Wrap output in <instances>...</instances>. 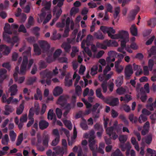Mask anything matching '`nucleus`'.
I'll return each mask as SVG.
<instances>
[{
    "label": "nucleus",
    "instance_id": "obj_15",
    "mask_svg": "<svg viewBox=\"0 0 156 156\" xmlns=\"http://www.w3.org/2000/svg\"><path fill=\"white\" fill-rule=\"evenodd\" d=\"M39 128L42 130L46 129L49 126L48 123L44 120H41L39 122Z\"/></svg>",
    "mask_w": 156,
    "mask_h": 156
},
{
    "label": "nucleus",
    "instance_id": "obj_40",
    "mask_svg": "<svg viewBox=\"0 0 156 156\" xmlns=\"http://www.w3.org/2000/svg\"><path fill=\"white\" fill-rule=\"evenodd\" d=\"M119 118L123 122L125 125L126 126H129V122L124 115L122 114L120 115L119 116Z\"/></svg>",
    "mask_w": 156,
    "mask_h": 156
},
{
    "label": "nucleus",
    "instance_id": "obj_41",
    "mask_svg": "<svg viewBox=\"0 0 156 156\" xmlns=\"http://www.w3.org/2000/svg\"><path fill=\"white\" fill-rule=\"evenodd\" d=\"M37 78L35 76L33 77H30L28 80L27 82V83L28 85H31L33 84V83L35 82Z\"/></svg>",
    "mask_w": 156,
    "mask_h": 156
},
{
    "label": "nucleus",
    "instance_id": "obj_37",
    "mask_svg": "<svg viewBox=\"0 0 156 156\" xmlns=\"http://www.w3.org/2000/svg\"><path fill=\"white\" fill-rule=\"evenodd\" d=\"M23 134L22 133L18 136L16 144V146H19L21 144L23 140Z\"/></svg>",
    "mask_w": 156,
    "mask_h": 156
},
{
    "label": "nucleus",
    "instance_id": "obj_59",
    "mask_svg": "<svg viewBox=\"0 0 156 156\" xmlns=\"http://www.w3.org/2000/svg\"><path fill=\"white\" fill-rule=\"evenodd\" d=\"M60 140V137H55V138L52 142L51 145L52 146H56Z\"/></svg>",
    "mask_w": 156,
    "mask_h": 156
},
{
    "label": "nucleus",
    "instance_id": "obj_27",
    "mask_svg": "<svg viewBox=\"0 0 156 156\" xmlns=\"http://www.w3.org/2000/svg\"><path fill=\"white\" fill-rule=\"evenodd\" d=\"M130 31L131 34L134 36H136L137 35V29L135 25H132L130 28Z\"/></svg>",
    "mask_w": 156,
    "mask_h": 156
},
{
    "label": "nucleus",
    "instance_id": "obj_42",
    "mask_svg": "<svg viewBox=\"0 0 156 156\" xmlns=\"http://www.w3.org/2000/svg\"><path fill=\"white\" fill-rule=\"evenodd\" d=\"M127 139V136L126 135H122L119 136V140L121 144H124Z\"/></svg>",
    "mask_w": 156,
    "mask_h": 156
},
{
    "label": "nucleus",
    "instance_id": "obj_16",
    "mask_svg": "<svg viewBox=\"0 0 156 156\" xmlns=\"http://www.w3.org/2000/svg\"><path fill=\"white\" fill-rule=\"evenodd\" d=\"M63 90L62 88L59 86L56 87L53 91V94L55 96H57L62 94L63 92Z\"/></svg>",
    "mask_w": 156,
    "mask_h": 156
},
{
    "label": "nucleus",
    "instance_id": "obj_13",
    "mask_svg": "<svg viewBox=\"0 0 156 156\" xmlns=\"http://www.w3.org/2000/svg\"><path fill=\"white\" fill-rule=\"evenodd\" d=\"M7 71L4 69H0V83H2L4 80L6 78L7 76L6 74Z\"/></svg>",
    "mask_w": 156,
    "mask_h": 156
},
{
    "label": "nucleus",
    "instance_id": "obj_9",
    "mask_svg": "<svg viewBox=\"0 0 156 156\" xmlns=\"http://www.w3.org/2000/svg\"><path fill=\"white\" fill-rule=\"evenodd\" d=\"M124 73L126 78L129 79L133 73V67L131 65H129L126 66Z\"/></svg>",
    "mask_w": 156,
    "mask_h": 156
},
{
    "label": "nucleus",
    "instance_id": "obj_2",
    "mask_svg": "<svg viewBox=\"0 0 156 156\" xmlns=\"http://www.w3.org/2000/svg\"><path fill=\"white\" fill-rule=\"evenodd\" d=\"M30 55V51L29 50L26 51L23 53V61L21 66L19 74L24 75L25 73L27 66L28 64V57Z\"/></svg>",
    "mask_w": 156,
    "mask_h": 156
},
{
    "label": "nucleus",
    "instance_id": "obj_50",
    "mask_svg": "<svg viewBox=\"0 0 156 156\" xmlns=\"http://www.w3.org/2000/svg\"><path fill=\"white\" fill-rule=\"evenodd\" d=\"M107 82L106 81H104L101 84V87L103 89V92L105 93L107 91Z\"/></svg>",
    "mask_w": 156,
    "mask_h": 156
},
{
    "label": "nucleus",
    "instance_id": "obj_12",
    "mask_svg": "<svg viewBox=\"0 0 156 156\" xmlns=\"http://www.w3.org/2000/svg\"><path fill=\"white\" fill-rule=\"evenodd\" d=\"M11 49L5 45L2 44L0 46V51H3L2 53L4 55H7L10 52Z\"/></svg>",
    "mask_w": 156,
    "mask_h": 156
},
{
    "label": "nucleus",
    "instance_id": "obj_8",
    "mask_svg": "<svg viewBox=\"0 0 156 156\" xmlns=\"http://www.w3.org/2000/svg\"><path fill=\"white\" fill-rule=\"evenodd\" d=\"M123 30H120L119 31L118 34L115 35H112V34H114L115 31V30L113 29L112 27H109L108 29V34L109 37H111V38L112 39H116L118 37H120L121 34L123 32Z\"/></svg>",
    "mask_w": 156,
    "mask_h": 156
},
{
    "label": "nucleus",
    "instance_id": "obj_58",
    "mask_svg": "<svg viewBox=\"0 0 156 156\" xmlns=\"http://www.w3.org/2000/svg\"><path fill=\"white\" fill-rule=\"evenodd\" d=\"M96 45L97 47L102 49H106L107 48V46L106 44L104 43V41L103 43H97Z\"/></svg>",
    "mask_w": 156,
    "mask_h": 156
},
{
    "label": "nucleus",
    "instance_id": "obj_28",
    "mask_svg": "<svg viewBox=\"0 0 156 156\" xmlns=\"http://www.w3.org/2000/svg\"><path fill=\"white\" fill-rule=\"evenodd\" d=\"M34 51L36 54L39 55L41 54V49L39 47L37 44H33Z\"/></svg>",
    "mask_w": 156,
    "mask_h": 156
},
{
    "label": "nucleus",
    "instance_id": "obj_26",
    "mask_svg": "<svg viewBox=\"0 0 156 156\" xmlns=\"http://www.w3.org/2000/svg\"><path fill=\"white\" fill-rule=\"evenodd\" d=\"M128 118L130 121L132 123H136L138 121V118L136 116H134L133 113H131L129 115Z\"/></svg>",
    "mask_w": 156,
    "mask_h": 156
},
{
    "label": "nucleus",
    "instance_id": "obj_45",
    "mask_svg": "<svg viewBox=\"0 0 156 156\" xmlns=\"http://www.w3.org/2000/svg\"><path fill=\"white\" fill-rule=\"evenodd\" d=\"M39 69L40 70L41 69H44L47 67V65L44 61L40 60L38 63Z\"/></svg>",
    "mask_w": 156,
    "mask_h": 156
},
{
    "label": "nucleus",
    "instance_id": "obj_62",
    "mask_svg": "<svg viewBox=\"0 0 156 156\" xmlns=\"http://www.w3.org/2000/svg\"><path fill=\"white\" fill-rule=\"evenodd\" d=\"M106 10H107V11H108L111 13L112 12L113 7L110 4L107 3L106 4Z\"/></svg>",
    "mask_w": 156,
    "mask_h": 156
},
{
    "label": "nucleus",
    "instance_id": "obj_25",
    "mask_svg": "<svg viewBox=\"0 0 156 156\" xmlns=\"http://www.w3.org/2000/svg\"><path fill=\"white\" fill-rule=\"evenodd\" d=\"M9 141V139L8 134H5L4 137L2 138V143L4 145H8Z\"/></svg>",
    "mask_w": 156,
    "mask_h": 156
},
{
    "label": "nucleus",
    "instance_id": "obj_49",
    "mask_svg": "<svg viewBox=\"0 0 156 156\" xmlns=\"http://www.w3.org/2000/svg\"><path fill=\"white\" fill-rule=\"evenodd\" d=\"M54 115L55 114L53 113V110L51 109H50L48 113V119L49 120H52Z\"/></svg>",
    "mask_w": 156,
    "mask_h": 156
},
{
    "label": "nucleus",
    "instance_id": "obj_17",
    "mask_svg": "<svg viewBox=\"0 0 156 156\" xmlns=\"http://www.w3.org/2000/svg\"><path fill=\"white\" fill-rule=\"evenodd\" d=\"M5 112L4 114L5 115H9L10 113L12 112L14 110L12 106L9 105H5Z\"/></svg>",
    "mask_w": 156,
    "mask_h": 156
},
{
    "label": "nucleus",
    "instance_id": "obj_32",
    "mask_svg": "<svg viewBox=\"0 0 156 156\" xmlns=\"http://www.w3.org/2000/svg\"><path fill=\"white\" fill-rule=\"evenodd\" d=\"M34 23V19L33 17L30 16L28 18V23L26 27L27 28H29L31 26L33 25Z\"/></svg>",
    "mask_w": 156,
    "mask_h": 156
},
{
    "label": "nucleus",
    "instance_id": "obj_63",
    "mask_svg": "<svg viewBox=\"0 0 156 156\" xmlns=\"http://www.w3.org/2000/svg\"><path fill=\"white\" fill-rule=\"evenodd\" d=\"M62 52V50L60 49H58L56 50L54 53V56L55 57L59 56Z\"/></svg>",
    "mask_w": 156,
    "mask_h": 156
},
{
    "label": "nucleus",
    "instance_id": "obj_4",
    "mask_svg": "<svg viewBox=\"0 0 156 156\" xmlns=\"http://www.w3.org/2000/svg\"><path fill=\"white\" fill-rule=\"evenodd\" d=\"M57 104L60 105L62 107H64L65 110L70 111L72 107L71 104L67 103L66 98L62 95H61L58 98Z\"/></svg>",
    "mask_w": 156,
    "mask_h": 156
},
{
    "label": "nucleus",
    "instance_id": "obj_14",
    "mask_svg": "<svg viewBox=\"0 0 156 156\" xmlns=\"http://www.w3.org/2000/svg\"><path fill=\"white\" fill-rule=\"evenodd\" d=\"M140 10V8L139 6H137L135 9H133L131 10L130 12V14L129 17L132 20H134L136 15Z\"/></svg>",
    "mask_w": 156,
    "mask_h": 156
},
{
    "label": "nucleus",
    "instance_id": "obj_39",
    "mask_svg": "<svg viewBox=\"0 0 156 156\" xmlns=\"http://www.w3.org/2000/svg\"><path fill=\"white\" fill-rule=\"evenodd\" d=\"M123 82V79L122 77H119L115 80V84L117 87L121 86Z\"/></svg>",
    "mask_w": 156,
    "mask_h": 156
},
{
    "label": "nucleus",
    "instance_id": "obj_21",
    "mask_svg": "<svg viewBox=\"0 0 156 156\" xmlns=\"http://www.w3.org/2000/svg\"><path fill=\"white\" fill-rule=\"evenodd\" d=\"M49 137L48 135H44L42 139V144L45 147H47L48 146Z\"/></svg>",
    "mask_w": 156,
    "mask_h": 156
},
{
    "label": "nucleus",
    "instance_id": "obj_23",
    "mask_svg": "<svg viewBox=\"0 0 156 156\" xmlns=\"http://www.w3.org/2000/svg\"><path fill=\"white\" fill-rule=\"evenodd\" d=\"M94 36L95 38L101 40H103L105 37L102 33L99 31L95 32Z\"/></svg>",
    "mask_w": 156,
    "mask_h": 156
},
{
    "label": "nucleus",
    "instance_id": "obj_46",
    "mask_svg": "<svg viewBox=\"0 0 156 156\" xmlns=\"http://www.w3.org/2000/svg\"><path fill=\"white\" fill-rule=\"evenodd\" d=\"M9 149V147L8 146H5L2 148V150L4 151L0 150V156H3L7 154L6 152Z\"/></svg>",
    "mask_w": 156,
    "mask_h": 156
},
{
    "label": "nucleus",
    "instance_id": "obj_57",
    "mask_svg": "<svg viewBox=\"0 0 156 156\" xmlns=\"http://www.w3.org/2000/svg\"><path fill=\"white\" fill-rule=\"evenodd\" d=\"M154 64L153 60L152 59H149L148 62V66L150 71H151L152 70Z\"/></svg>",
    "mask_w": 156,
    "mask_h": 156
},
{
    "label": "nucleus",
    "instance_id": "obj_61",
    "mask_svg": "<svg viewBox=\"0 0 156 156\" xmlns=\"http://www.w3.org/2000/svg\"><path fill=\"white\" fill-rule=\"evenodd\" d=\"M18 32H23V33H26L27 32L26 29L23 24L21 25L18 29Z\"/></svg>",
    "mask_w": 156,
    "mask_h": 156
},
{
    "label": "nucleus",
    "instance_id": "obj_47",
    "mask_svg": "<svg viewBox=\"0 0 156 156\" xmlns=\"http://www.w3.org/2000/svg\"><path fill=\"white\" fill-rule=\"evenodd\" d=\"M115 53V51H111L108 53V55L109 56L106 59V61L108 63H110L111 62L112 56Z\"/></svg>",
    "mask_w": 156,
    "mask_h": 156
},
{
    "label": "nucleus",
    "instance_id": "obj_24",
    "mask_svg": "<svg viewBox=\"0 0 156 156\" xmlns=\"http://www.w3.org/2000/svg\"><path fill=\"white\" fill-rule=\"evenodd\" d=\"M24 101H23L22 103L20 105L19 108H17L16 113L18 115L21 114L23 112L24 109Z\"/></svg>",
    "mask_w": 156,
    "mask_h": 156
},
{
    "label": "nucleus",
    "instance_id": "obj_10",
    "mask_svg": "<svg viewBox=\"0 0 156 156\" xmlns=\"http://www.w3.org/2000/svg\"><path fill=\"white\" fill-rule=\"evenodd\" d=\"M41 77L42 79L52 78V73L51 71L46 69L40 73Z\"/></svg>",
    "mask_w": 156,
    "mask_h": 156
},
{
    "label": "nucleus",
    "instance_id": "obj_48",
    "mask_svg": "<svg viewBox=\"0 0 156 156\" xmlns=\"http://www.w3.org/2000/svg\"><path fill=\"white\" fill-rule=\"evenodd\" d=\"M9 135L11 140L12 141H14L16 138V133L14 132V131H11L10 132Z\"/></svg>",
    "mask_w": 156,
    "mask_h": 156
},
{
    "label": "nucleus",
    "instance_id": "obj_31",
    "mask_svg": "<svg viewBox=\"0 0 156 156\" xmlns=\"http://www.w3.org/2000/svg\"><path fill=\"white\" fill-rule=\"evenodd\" d=\"M147 24L151 27H154L156 25V18L151 19L147 22Z\"/></svg>",
    "mask_w": 156,
    "mask_h": 156
},
{
    "label": "nucleus",
    "instance_id": "obj_51",
    "mask_svg": "<svg viewBox=\"0 0 156 156\" xmlns=\"http://www.w3.org/2000/svg\"><path fill=\"white\" fill-rule=\"evenodd\" d=\"M112 156H123V154L120 150L119 149H117L115 151L112 153L111 155Z\"/></svg>",
    "mask_w": 156,
    "mask_h": 156
},
{
    "label": "nucleus",
    "instance_id": "obj_33",
    "mask_svg": "<svg viewBox=\"0 0 156 156\" xmlns=\"http://www.w3.org/2000/svg\"><path fill=\"white\" fill-rule=\"evenodd\" d=\"M152 140V138L151 135L149 134L145 137L144 141L146 144L149 145L151 143Z\"/></svg>",
    "mask_w": 156,
    "mask_h": 156
},
{
    "label": "nucleus",
    "instance_id": "obj_22",
    "mask_svg": "<svg viewBox=\"0 0 156 156\" xmlns=\"http://www.w3.org/2000/svg\"><path fill=\"white\" fill-rule=\"evenodd\" d=\"M110 101L109 105L112 106H117L119 103V99L118 98H113L112 97Z\"/></svg>",
    "mask_w": 156,
    "mask_h": 156
},
{
    "label": "nucleus",
    "instance_id": "obj_55",
    "mask_svg": "<svg viewBox=\"0 0 156 156\" xmlns=\"http://www.w3.org/2000/svg\"><path fill=\"white\" fill-rule=\"evenodd\" d=\"M120 147L121 148V150L122 151H125V150L128 148H130L129 145L128 144H121L120 145Z\"/></svg>",
    "mask_w": 156,
    "mask_h": 156
},
{
    "label": "nucleus",
    "instance_id": "obj_7",
    "mask_svg": "<svg viewBox=\"0 0 156 156\" xmlns=\"http://www.w3.org/2000/svg\"><path fill=\"white\" fill-rule=\"evenodd\" d=\"M120 125H118L117 123L115 122L113 126L107 128L106 129V133L109 136H110L112 135V138L113 140H115L118 137V136L115 132H114V130L116 126H119Z\"/></svg>",
    "mask_w": 156,
    "mask_h": 156
},
{
    "label": "nucleus",
    "instance_id": "obj_36",
    "mask_svg": "<svg viewBox=\"0 0 156 156\" xmlns=\"http://www.w3.org/2000/svg\"><path fill=\"white\" fill-rule=\"evenodd\" d=\"M63 122L65 126L69 129H72V124L70 121L67 120H63Z\"/></svg>",
    "mask_w": 156,
    "mask_h": 156
},
{
    "label": "nucleus",
    "instance_id": "obj_18",
    "mask_svg": "<svg viewBox=\"0 0 156 156\" xmlns=\"http://www.w3.org/2000/svg\"><path fill=\"white\" fill-rule=\"evenodd\" d=\"M11 92L10 95H14L16 94L17 91V86L16 84H14L10 87L9 89Z\"/></svg>",
    "mask_w": 156,
    "mask_h": 156
},
{
    "label": "nucleus",
    "instance_id": "obj_3",
    "mask_svg": "<svg viewBox=\"0 0 156 156\" xmlns=\"http://www.w3.org/2000/svg\"><path fill=\"white\" fill-rule=\"evenodd\" d=\"M94 131L91 132L89 139V147L90 149L92 151L93 156H97V145H95V140L94 136Z\"/></svg>",
    "mask_w": 156,
    "mask_h": 156
},
{
    "label": "nucleus",
    "instance_id": "obj_20",
    "mask_svg": "<svg viewBox=\"0 0 156 156\" xmlns=\"http://www.w3.org/2000/svg\"><path fill=\"white\" fill-rule=\"evenodd\" d=\"M36 94L34 95V98L35 100H37L39 99L40 101L42 100V96L41 90L39 88H37L36 90Z\"/></svg>",
    "mask_w": 156,
    "mask_h": 156
},
{
    "label": "nucleus",
    "instance_id": "obj_29",
    "mask_svg": "<svg viewBox=\"0 0 156 156\" xmlns=\"http://www.w3.org/2000/svg\"><path fill=\"white\" fill-rule=\"evenodd\" d=\"M83 122L80 123V126L82 129L84 130H87V129L88 127L87 124L86 120L84 118H82Z\"/></svg>",
    "mask_w": 156,
    "mask_h": 156
},
{
    "label": "nucleus",
    "instance_id": "obj_19",
    "mask_svg": "<svg viewBox=\"0 0 156 156\" xmlns=\"http://www.w3.org/2000/svg\"><path fill=\"white\" fill-rule=\"evenodd\" d=\"M62 48L64 49L65 52L66 53H69L71 50V46L70 44L66 42L63 43L62 45Z\"/></svg>",
    "mask_w": 156,
    "mask_h": 156
},
{
    "label": "nucleus",
    "instance_id": "obj_5",
    "mask_svg": "<svg viewBox=\"0 0 156 156\" xmlns=\"http://www.w3.org/2000/svg\"><path fill=\"white\" fill-rule=\"evenodd\" d=\"M38 44L43 52L49 56L52 54V51L50 50V45L47 41L44 40L39 41Z\"/></svg>",
    "mask_w": 156,
    "mask_h": 156
},
{
    "label": "nucleus",
    "instance_id": "obj_44",
    "mask_svg": "<svg viewBox=\"0 0 156 156\" xmlns=\"http://www.w3.org/2000/svg\"><path fill=\"white\" fill-rule=\"evenodd\" d=\"M75 87V93L76 95L79 96L82 93V89L81 87L78 85Z\"/></svg>",
    "mask_w": 156,
    "mask_h": 156
},
{
    "label": "nucleus",
    "instance_id": "obj_43",
    "mask_svg": "<svg viewBox=\"0 0 156 156\" xmlns=\"http://www.w3.org/2000/svg\"><path fill=\"white\" fill-rule=\"evenodd\" d=\"M98 69V66H94L91 68L90 74L94 76L97 73V70Z\"/></svg>",
    "mask_w": 156,
    "mask_h": 156
},
{
    "label": "nucleus",
    "instance_id": "obj_53",
    "mask_svg": "<svg viewBox=\"0 0 156 156\" xmlns=\"http://www.w3.org/2000/svg\"><path fill=\"white\" fill-rule=\"evenodd\" d=\"M126 92V89L122 87L118 88L116 90V92L119 95L124 94Z\"/></svg>",
    "mask_w": 156,
    "mask_h": 156
},
{
    "label": "nucleus",
    "instance_id": "obj_60",
    "mask_svg": "<svg viewBox=\"0 0 156 156\" xmlns=\"http://www.w3.org/2000/svg\"><path fill=\"white\" fill-rule=\"evenodd\" d=\"M120 12V8L119 7H117L115 9V14H114V17L116 19L118 16Z\"/></svg>",
    "mask_w": 156,
    "mask_h": 156
},
{
    "label": "nucleus",
    "instance_id": "obj_56",
    "mask_svg": "<svg viewBox=\"0 0 156 156\" xmlns=\"http://www.w3.org/2000/svg\"><path fill=\"white\" fill-rule=\"evenodd\" d=\"M55 111L58 118L59 119H60L62 115V110L60 108H56Z\"/></svg>",
    "mask_w": 156,
    "mask_h": 156
},
{
    "label": "nucleus",
    "instance_id": "obj_34",
    "mask_svg": "<svg viewBox=\"0 0 156 156\" xmlns=\"http://www.w3.org/2000/svg\"><path fill=\"white\" fill-rule=\"evenodd\" d=\"M146 108L151 111H153L154 108L156 107V102H154V103L148 104L146 105Z\"/></svg>",
    "mask_w": 156,
    "mask_h": 156
},
{
    "label": "nucleus",
    "instance_id": "obj_54",
    "mask_svg": "<svg viewBox=\"0 0 156 156\" xmlns=\"http://www.w3.org/2000/svg\"><path fill=\"white\" fill-rule=\"evenodd\" d=\"M34 115V109L33 108H30L28 114V118L30 119L33 118V117Z\"/></svg>",
    "mask_w": 156,
    "mask_h": 156
},
{
    "label": "nucleus",
    "instance_id": "obj_52",
    "mask_svg": "<svg viewBox=\"0 0 156 156\" xmlns=\"http://www.w3.org/2000/svg\"><path fill=\"white\" fill-rule=\"evenodd\" d=\"M147 118L146 116L143 114H141L140 115V116L139 117L138 120L139 122L140 123H141L142 122L141 120H142L143 122H145L147 120Z\"/></svg>",
    "mask_w": 156,
    "mask_h": 156
},
{
    "label": "nucleus",
    "instance_id": "obj_1",
    "mask_svg": "<svg viewBox=\"0 0 156 156\" xmlns=\"http://www.w3.org/2000/svg\"><path fill=\"white\" fill-rule=\"evenodd\" d=\"M11 27L8 23H6L4 27V30L5 33L3 34V39L8 43L11 44V46L12 47L16 43H17L19 41V38L18 36H14L12 38H10L8 34H11L12 32L10 30Z\"/></svg>",
    "mask_w": 156,
    "mask_h": 156
},
{
    "label": "nucleus",
    "instance_id": "obj_38",
    "mask_svg": "<svg viewBox=\"0 0 156 156\" xmlns=\"http://www.w3.org/2000/svg\"><path fill=\"white\" fill-rule=\"evenodd\" d=\"M96 95L97 97L102 100L105 99V98L102 95L101 93V89L100 88H98L96 90Z\"/></svg>",
    "mask_w": 156,
    "mask_h": 156
},
{
    "label": "nucleus",
    "instance_id": "obj_30",
    "mask_svg": "<svg viewBox=\"0 0 156 156\" xmlns=\"http://www.w3.org/2000/svg\"><path fill=\"white\" fill-rule=\"evenodd\" d=\"M65 86L68 87L71 86L72 85V80L71 79H69V77L66 76L65 77Z\"/></svg>",
    "mask_w": 156,
    "mask_h": 156
},
{
    "label": "nucleus",
    "instance_id": "obj_35",
    "mask_svg": "<svg viewBox=\"0 0 156 156\" xmlns=\"http://www.w3.org/2000/svg\"><path fill=\"white\" fill-rule=\"evenodd\" d=\"M156 55V47L153 46L150 50L148 57L150 58L152 55Z\"/></svg>",
    "mask_w": 156,
    "mask_h": 156
},
{
    "label": "nucleus",
    "instance_id": "obj_64",
    "mask_svg": "<svg viewBox=\"0 0 156 156\" xmlns=\"http://www.w3.org/2000/svg\"><path fill=\"white\" fill-rule=\"evenodd\" d=\"M147 151L148 153L151 154V156H153V155L156 153V151L149 148L147 149Z\"/></svg>",
    "mask_w": 156,
    "mask_h": 156
},
{
    "label": "nucleus",
    "instance_id": "obj_6",
    "mask_svg": "<svg viewBox=\"0 0 156 156\" xmlns=\"http://www.w3.org/2000/svg\"><path fill=\"white\" fill-rule=\"evenodd\" d=\"M120 35V37H118L116 39H122L121 41V47L126 48V43L129 41L128 32L124 30L123 31V32Z\"/></svg>",
    "mask_w": 156,
    "mask_h": 156
},
{
    "label": "nucleus",
    "instance_id": "obj_11",
    "mask_svg": "<svg viewBox=\"0 0 156 156\" xmlns=\"http://www.w3.org/2000/svg\"><path fill=\"white\" fill-rule=\"evenodd\" d=\"M53 150L55 151V154L56 156H63L65 153L64 149L63 147H61L60 146H57L53 148Z\"/></svg>",
    "mask_w": 156,
    "mask_h": 156
}]
</instances>
